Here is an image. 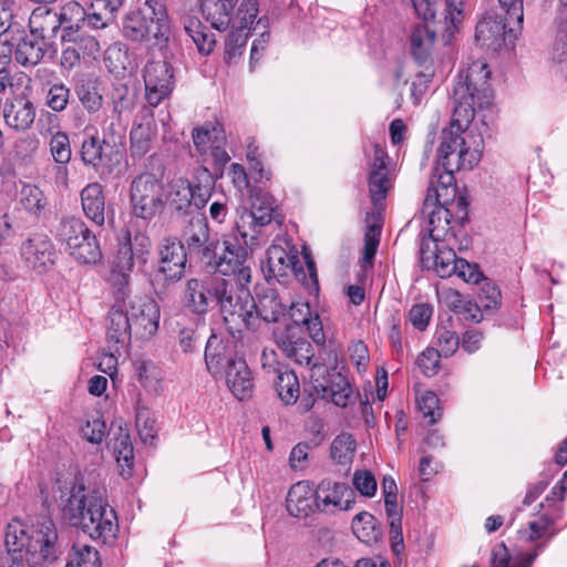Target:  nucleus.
Returning <instances> with one entry per match:
<instances>
[{"label":"nucleus","instance_id":"nucleus-1","mask_svg":"<svg viewBox=\"0 0 567 567\" xmlns=\"http://www.w3.org/2000/svg\"><path fill=\"white\" fill-rule=\"evenodd\" d=\"M489 75L487 63L475 61L464 75H460L453 89L451 126L442 131L437 148V163L444 169V174L439 175L437 183L446 193L454 182V172L472 169L481 159L480 143L474 141L475 146H472L466 140L467 135H464V128L473 121L476 110H484L492 103Z\"/></svg>","mask_w":567,"mask_h":567},{"label":"nucleus","instance_id":"nucleus-2","mask_svg":"<svg viewBox=\"0 0 567 567\" xmlns=\"http://www.w3.org/2000/svg\"><path fill=\"white\" fill-rule=\"evenodd\" d=\"M62 512L71 525L80 526L92 539L107 544L116 537L117 517L106 502V488L102 484L86 486L82 478H75L62 501Z\"/></svg>","mask_w":567,"mask_h":567},{"label":"nucleus","instance_id":"nucleus-3","mask_svg":"<svg viewBox=\"0 0 567 567\" xmlns=\"http://www.w3.org/2000/svg\"><path fill=\"white\" fill-rule=\"evenodd\" d=\"M14 536L16 548L24 555L29 567H42L62 554L55 525L50 518H42L29 527L13 519L7 525L6 538Z\"/></svg>","mask_w":567,"mask_h":567},{"label":"nucleus","instance_id":"nucleus-4","mask_svg":"<svg viewBox=\"0 0 567 567\" xmlns=\"http://www.w3.org/2000/svg\"><path fill=\"white\" fill-rule=\"evenodd\" d=\"M298 311H306V315H309V305H291L289 315L292 322L282 329H277L274 336L277 346L287 358L299 365L310 367L313 364L315 352L311 343L303 336V327L313 342L318 344L324 342V333L318 315L299 318Z\"/></svg>","mask_w":567,"mask_h":567},{"label":"nucleus","instance_id":"nucleus-5","mask_svg":"<svg viewBox=\"0 0 567 567\" xmlns=\"http://www.w3.org/2000/svg\"><path fill=\"white\" fill-rule=\"evenodd\" d=\"M151 246V239L145 233L128 228L121 230L116 250L110 259L109 281L114 293L124 296L131 292L134 269L146 265Z\"/></svg>","mask_w":567,"mask_h":567},{"label":"nucleus","instance_id":"nucleus-6","mask_svg":"<svg viewBox=\"0 0 567 567\" xmlns=\"http://www.w3.org/2000/svg\"><path fill=\"white\" fill-rule=\"evenodd\" d=\"M258 245L256 233L235 228L219 240V249L208 267L223 276H234L239 288H244L251 280L252 251Z\"/></svg>","mask_w":567,"mask_h":567},{"label":"nucleus","instance_id":"nucleus-7","mask_svg":"<svg viewBox=\"0 0 567 567\" xmlns=\"http://www.w3.org/2000/svg\"><path fill=\"white\" fill-rule=\"evenodd\" d=\"M237 288L234 284L225 279H197L192 278L186 282L184 301L187 308L198 315L206 313L210 307L217 305L220 308L224 320L230 329V322L235 320L236 308L234 297H236Z\"/></svg>","mask_w":567,"mask_h":567},{"label":"nucleus","instance_id":"nucleus-8","mask_svg":"<svg viewBox=\"0 0 567 567\" xmlns=\"http://www.w3.org/2000/svg\"><path fill=\"white\" fill-rule=\"evenodd\" d=\"M236 308L239 307L241 310H237L234 313V321L230 322L231 331H241L246 328L251 331H257L261 322L270 323L278 322L281 317L285 316L287 306L281 301L279 293L275 289H265L258 295V300L255 301L249 290L244 288H237L236 297H234Z\"/></svg>","mask_w":567,"mask_h":567},{"label":"nucleus","instance_id":"nucleus-9","mask_svg":"<svg viewBox=\"0 0 567 567\" xmlns=\"http://www.w3.org/2000/svg\"><path fill=\"white\" fill-rule=\"evenodd\" d=\"M440 197L441 194L434 186V181L431 179L426 197L424 198L422 215L426 216V231L433 241L447 240V236L453 228L451 226V219L453 217L452 209H456L458 220L465 219L467 215V202L465 197L458 196L456 200L451 203V207L441 204Z\"/></svg>","mask_w":567,"mask_h":567},{"label":"nucleus","instance_id":"nucleus-10","mask_svg":"<svg viewBox=\"0 0 567 567\" xmlns=\"http://www.w3.org/2000/svg\"><path fill=\"white\" fill-rule=\"evenodd\" d=\"M56 237L78 261L82 264L101 261L102 251L99 241L80 218L62 219L56 229Z\"/></svg>","mask_w":567,"mask_h":567},{"label":"nucleus","instance_id":"nucleus-11","mask_svg":"<svg viewBox=\"0 0 567 567\" xmlns=\"http://www.w3.org/2000/svg\"><path fill=\"white\" fill-rule=\"evenodd\" d=\"M133 213L143 219L153 218L163 207V184L152 173L135 177L131 184Z\"/></svg>","mask_w":567,"mask_h":567},{"label":"nucleus","instance_id":"nucleus-12","mask_svg":"<svg viewBox=\"0 0 567 567\" xmlns=\"http://www.w3.org/2000/svg\"><path fill=\"white\" fill-rule=\"evenodd\" d=\"M276 208L272 195L260 188H254L250 192V209L240 212L235 223L236 229L256 233L258 237L260 229L272 221Z\"/></svg>","mask_w":567,"mask_h":567},{"label":"nucleus","instance_id":"nucleus-13","mask_svg":"<svg viewBox=\"0 0 567 567\" xmlns=\"http://www.w3.org/2000/svg\"><path fill=\"white\" fill-rule=\"evenodd\" d=\"M145 99L156 107L173 92L175 81L172 65L165 61H150L143 70Z\"/></svg>","mask_w":567,"mask_h":567},{"label":"nucleus","instance_id":"nucleus-14","mask_svg":"<svg viewBox=\"0 0 567 567\" xmlns=\"http://www.w3.org/2000/svg\"><path fill=\"white\" fill-rule=\"evenodd\" d=\"M310 367V379L315 391L322 399H331L336 405L346 408L352 395L347 378L341 373L329 374L323 364L313 363Z\"/></svg>","mask_w":567,"mask_h":567},{"label":"nucleus","instance_id":"nucleus-15","mask_svg":"<svg viewBox=\"0 0 567 567\" xmlns=\"http://www.w3.org/2000/svg\"><path fill=\"white\" fill-rule=\"evenodd\" d=\"M125 305L130 313L133 333L141 339L153 337L159 324V307L147 297H136L127 292Z\"/></svg>","mask_w":567,"mask_h":567},{"label":"nucleus","instance_id":"nucleus-16","mask_svg":"<svg viewBox=\"0 0 567 567\" xmlns=\"http://www.w3.org/2000/svg\"><path fill=\"white\" fill-rule=\"evenodd\" d=\"M368 185L371 202L375 209H379L393 185L389 156L380 144L373 145V153L369 161Z\"/></svg>","mask_w":567,"mask_h":567},{"label":"nucleus","instance_id":"nucleus-17","mask_svg":"<svg viewBox=\"0 0 567 567\" xmlns=\"http://www.w3.org/2000/svg\"><path fill=\"white\" fill-rule=\"evenodd\" d=\"M183 240L189 255L196 256L207 266L215 258L216 249H219V239L210 236L208 224L203 217L190 219Z\"/></svg>","mask_w":567,"mask_h":567},{"label":"nucleus","instance_id":"nucleus-18","mask_svg":"<svg viewBox=\"0 0 567 567\" xmlns=\"http://www.w3.org/2000/svg\"><path fill=\"white\" fill-rule=\"evenodd\" d=\"M158 257L156 280L165 285L181 280L186 266L184 245L176 238H164L158 247Z\"/></svg>","mask_w":567,"mask_h":567},{"label":"nucleus","instance_id":"nucleus-19","mask_svg":"<svg viewBox=\"0 0 567 567\" xmlns=\"http://www.w3.org/2000/svg\"><path fill=\"white\" fill-rule=\"evenodd\" d=\"M299 257L295 246L286 243V246L272 244L267 249V260L262 265L265 278L269 280H277L278 282H286L293 274L298 276Z\"/></svg>","mask_w":567,"mask_h":567},{"label":"nucleus","instance_id":"nucleus-20","mask_svg":"<svg viewBox=\"0 0 567 567\" xmlns=\"http://www.w3.org/2000/svg\"><path fill=\"white\" fill-rule=\"evenodd\" d=\"M317 509L322 513L349 511L355 503L354 491L344 483L322 480L316 488Z\"/></svg>","mask_w":567,"mask_h":567},{"label":"nucleus","instance_id":"nucleus-21","mask_svg":"<svg viewBox=\"0 0 567 567\" xmlns=\"http://www.w3.org/2000/svg\"><path fill=\"white\" fill-rule=\"evenodd\" d=\"M435 42V31L431 30L425 23L414 27L410 37V48L414 60L424 65V71L416 75V80L412 83V87L425 85L433 76L431 68V53Z\"/></svg>","mask_w":567,"mask_h":567},{"label":"nucleus","instance_id":"nucleus-22","mask_svg":"<svg viewBox=\"0 0 567 567\" xmlns=\"http://www.w3.org/2000/svg\"><path fill=\"white\" fill-rule=\"evenodd\" d=\"M122 157L121 145L111 143L105 137L100 140L91 136L84 140L81 146V158L85 165L93 166L96 171L110 172L112 167L120 163Z\"/></svg>","mask_w":567,"mask_h":567},{"label":"nucleus","instance_id":"nucleus-23","mask_svg":"<svg viewBox=\"0 0 567 567\" xmlns=\"http://www.w3.org/2000/svg\"><path fill=\"white\" fill-rule=\"evenodd\" d=\"M231 341H224L217 336H210L205 348V362L209 373L217 377H225L233 363L241 361Z\"/></svg>","mask_w":567,"mask_h":567},{"label":"nucleus","instance_id":"nucleus-24","mask_svg":"<svg viewBox=\"0 0 567 567\" xmlns=\"http://www.w3.org/2000/svg\"><path fill=\"white\" fill-rule=\"evenodd\" d=\"M31 27V33L22 38L14 51L17 62L23 66H34L43 59L48 43L45 37L48 35V28L40 21L39 24Z\"/></svg>","mask_w":567,"mask_h":567},{"label":"nucleus","instance_id":"nucleus-25","mask_svg":"<svg viewBox=\"0 0 567 567\" xmlns=\"http://www.w3.org/2000/svg\"><path fill=\"white\" fill-rule=\"evenodd\" d=\"M21 257L28 267L43 272L54 264L56 251L47 235L37 234L22 244Z\"/></svg>","mask_w":567,"mask_h":567},{"label":"nucleus","instance_id":"nucleus-26","mask_svg":"<svg viewBox=\"0 0 567 567\" xmlns=\"http://www.w3.org/2000/svg\"><path fill=\"white\" fill-rule=\"evenodd\" d=\"M85 16L84 8L76 1H69L61 9L60 12L52 10L33 11L30 18L32 25L39 24L41 21L48 30L54 33L60 27L75 25L78 22L83 21Z\"/></svg>","mask_w":567,"mask_h":567},{"label":"nucleus","instance_id":"nucleus-27","mask_svg":"<svg viewBox=\"0 0 567 567\" xmlns=\"http://www.w3.org/2000/svg\"><path fill=\"white\" fill-rule=\"evenodd\" d=\"M2 114L7 126L17 132H23L33 124L35 107L25 95L20 94L6 100Z\"/></svg>","mask_w":567,"mask_h":567},{"label":"nucleus","instance_id":"nucleus-28","mask_svg":"<svg viewBox=\"0 0 567 567\" xmlns=\"http://www.w3.org/2000/svg\"><path fill=\"white\" fill-rule=\"evenodd\" d=\"M126 296L114 293L115 302L109 312L107 338L115 343H126L133 333Z\"/></svg>","mask_w":567,"mask_h":567},{"label":"nucleus","instance_id":"nucleus-29","mask_svg":"<svg viewBox=\"0 0 567 567\" xmlns=\"http://www.w3.org/2000/svg\"><path fill=\"white\" fill-rule=\"evenodd\" d=\"M288 513L297 518H306L317 508L316 489L308 481L293 484L286 498Z\"/></svg>","mask_w":567,"mask_h":567},{"label":"nucleus","instance_id":"nucleus-30","mask_svg":"<svg viewBox=\"0 0 567 567\" xmlns=\"http://www.w3.org/2000/svg\"><path fill=\"white\" fill-rule=\"evenodd\" d=\"M506 27L501 17L495 14L485 16L476 24V43L486 50H499L505 43Z\"/></svg>","mask_w":567,"mask_h":567},{"label":"nucleus","instance_id":"nucleus-31","mask_svg":"<svg viewBox=\"0 0 567 567\" xmlns=\"http://www.w3.org/2000/svg\"><path fill=\"white\" fill-rule=\"evenodd\" d=\"M238 0H198L203 18L218 31H225L231 24V12Z\"/></svg>","mask_w":567,"mask_h":567},{"label":"nucleus","instance_id":"nucleus-32","mask_svg":"<svg viewBox=\"0 0 567 567\" xmlns=\"http://www.w3.org/2000/svg\"><path fill=\"white\" fill-rule=\"evenodd\" d=\"M81 204L85 216L97 226L105 221V198L99 183L87 184L81 192Z\"/></svg>","mask_w":567,"mask_h":567},{"label":"nucleus","instance_id":"nucleus-33","mask_svg":"<svg viewBox=\"0 0 567 567\" xmlns=\"http://www.w3.org/2000/svg\"><path fill=\"white\" fill-rule=\"evenodd\" d=\"M225 379L228 388L238 400L243 401L251 396L254 379L245 360L233 363Z\"/></svg>","mask_w":567,"mask_h":567},{"label":"nucleus","instance_id":"nucleus-34","mask_svg":"<svg viewBox=\"0 0 567 567\" xmlns=\"http://www.w3.org/2000/svg\"><path fill=\"white\" fill-rule=\"evenodd\" d=\"M156 135V123L152 114H150L142 123L134 125L131 131V155L133 157H143L151 151Z\"/></svg>","mask_w":567,"mask_h":567},{"label":"nucleus","instance_id":"nucleus-35","mask_svg":"<svg viewBox=\"0 0 567 567\" xmlns=\"http://www.w3.org/2000/svg\"><path fill=\"white\" fill-rule=\"evenodd\" d=\"M185 32L192 38L198 52L208 55L213 52L216 40L212 33L197 17L186 16L183 20Z\"/></svg>","mask_w":567,"mask_h":567},{"label":"nucleus","instance_id":"nucleus-36","mask_svg":"<svg viewBox=\"0 0 567 567\" xmlns=\"http://www.w3.org/2000/svg\"><path fill=\"white\" fill-rule=\"evenodd\" d=\"M354 535L364 544L373 545L382 538V529L377 518L368 513L357 514L351 524Z\"/></svg>","mask_w":567,"mask_h":567},{"label":"nucleus","instance_id":"nucleus-37","mask_svg":"<svg viewBox=\"0 0 567 567\" xmlns=\"http://www.w3.org/2000/svg\"><path fill=\"white\" fill-rule=\"evenodd\" d=\"M62 40L64 43H73L83 58H95L101 50L95 37L80 32L73 25L63 27Z\"/></svg>","mask_w":567,"mask_h":567},{"label":"nucleus","instance_id":"nucleus-38","mask_svg":"<svg viewBox=\"0 0 567 567\" xmlns=\"http://www.w3.org/2000/svg\"><path fill=\"white\" fill-rule=\"evenodd\" d=\"M193 140L196 150L202 155H208L215 144L225 142V134L219 124L205 123L193 131Z\"/></svg>","mask_w":567,"mask_h":567},{"label":"nucleus","instance_id":"nucleus-39","mask_svg":"<svg viewBox=\"0 0 567 567\" xmlns=\"http://www.w3.org/2000/svg\"><path fill=\"white\" fill-rule=\"evenodd\" d=\"M103 61L111 73L123 76L131 64L128 47L118 41L110 44L104 52Z\"/></svg>","mask_w":567,"mask_h":567},{"label":"nucleus","instance_id":"nucleus-40","mask_svg":"<svg viewBox=\"0 0 567 567\" xmlns=\"http://www.w3.org/2000/svg\"><path fill=\"white\" fill-rule=\"evenodd\" d=\"M355 446V440L350 433H341L331 443V457L338 464L347 467L344 474L349 472L354 457Z\"/></svg>","mask_w":567,"mask_h":567},{"label":"nucleus","instance_id":"nucleus-41","mask_svg":"<svg viewBox=\"0 0 567 567\" xmlns=\"http://www.w3.org/2000/svg\"><path fill=\"white\" fill-rule=\"evenodd\" d=\"M150 18L143 10L130 12L123 21V34L134 42L147 40V23Z\"/></svg>","mask_w":567,"mask_h":567},{"label":"nucleus","instance_id":"nucleus-42","mask_svg":"<svg viewBox=\"0 0 567 567\" xmlns=\"http://www.w3.org/2000/svg\"><path fill=\"white\" fill-rule=\"evenodd\" d=\"M112 447L116 455L117 463L123 467L122 475L130 476L133 466L134 452L130 434L122 427L118 429V433L113 439Z\"/></svg>","mask_w":567,"mask_h":567},{"label":"nucleus","instance_id":"nucleus-43","mask_svg":"<svg viewBox=\"0 0 567 567\" xmlns=\"http://www.w3.org/2000/svg\"><path fill=\"white\" fill-rule=\"evenodd\" d=\"M276 391L284 403H295L300 393L299 380L296 373L287 369L278 370Z\"/></svg>","mask_w":567,"mask_h":567},{"label":"nucleus","instance_id":"nucleus-44","mask_svg":"<svg viewBox=\"0 0 567 567\" xmlns=\"http://www.w3.org/2000/svg\"><path fill=\"white\" fill-rule=\"evenodd\" d=\"M259 8L257 0H243L231 12V24L229 28L239 31H249L258 16Z\"/></svg>","mask_w":567,"mask_h":567},{"label":"nucleus","instance_id":"nucleus-45","mask_svg":"<svg viewBox=\"0 0 567 567\" xmlns=\"http://www.w3.org/2000/svg\"><path fill=\"white\" fill-rule=\"evenodd\" d=\"M65 567H101L99 551L86 544H75Z\"/></svg>","mask_w":567,"mask_h":567},{"label":"nucleus","instance_id":"nucleus-46","mask_svg":"<svg viewBox=\"0 0 567 567\" xmlns=\"http://www.w3.org/2000/svg\"><path fill=\"white\" fill-rule=\"evenodd\" d=\"M136 429L144 444H153L156 439V420L150 409L138 406L136 410Z\"/></svg>","mask_w":567,"mask_h":567},{"label":"nucleus","instance_id":"nucleus-47","mask_svg":"<svg viewBox=\"0 0 567 567\" xmlns=\"http://www.w3.org/2000/svg\"><path fill=\"white\" fill-rule=\"evenodd\" d=\"M172 35V27L169 20H155L150 19L147 23V40L152 41L153 45L163 51L168 47Z\"/></svg>","mask_w":567,"mask_h":567},{"label":"nucleus","instance_id":"nucleus-48","mask_svg":"<svg viewBox=\"0 0 567 567\" xmlns=\"http://www.w3.org/2000/svg\"><path fill=\"white\" fill-rule=\"evenodd\" d=\"M22 206L32 214L40 213L47 205L43 192L35 185H24L20 192Z\"/></svg>","mask_w":567,"mask_h":567},{"label":"nucleus","instance_id":"nucleus-49","mask_svg":"<svg viewBox=\"0 0 567 567\" xmlns=\"http://www.w3.org/2000/svg\"><path fill=\"white\" fill-rule=\"evenodd\" d=\"M374 220L370 224L364 234V250H363V259L365 262L371 264L380 244L381 236V223L380 212L373 216Z\"/></svg>","mask_w":567,"mask_h":567},{"label":"nucleus","instance_id":"nucleus-50","mask_svg":"<svg viewBox=\"0 0 567 567\" xmlns=\"http://www.w3.org/2000/svg\"><path fill=\"white\" fill-rule=\"evenodd\" d=\"M457 259L458 258L452 248H437L434 258L435 271L442 278L453 276L455 269H457Z\"/></svg>","mask_w":567,"mask_h":567},{"label":"nucleus","instance_id":"nucleus-51","mask_svg":"<svg viewBox=\"0 0 567 567\" xmlns=\"http://www.w3.org/2000/svg\"><path fill=\"white\" fill-rule=\"evenodd\" d=\"M434 339L437 346L435 350L445 358L454 354L460 347L457 334L445 327H439L436 329Z\"/></svg>","mask_w":567,"mask_h":567},{"label":"nucleus","instance_id":"nucleus-52","mask_svg":"<svg viewBox=\"0 0 567 567\" xmlns=\"http://www.w3.org/2000/svg\"><path fill=\"white\" fill-rule=\"evenodd\" d=\"M463 21V0H445L444 24L447 37H452Z\"/></svg>","mask_w":567,"mask_h":567},{"label":"nucleus","instance_id":"nucleus-53","mask_svg":"<svg viewBox=\"0 0 567 567\" xmlns=\"http://www.w3.org/2000/svg\"><path fill=\"white\" fill-rule=\"evenodd\" d=\"M50 153L58 164H68L71 159V146L66 133L58 132L50 140Z\"/></svg>","mask_w":567,"mask_h":567},{"label":"nucleus","instance_id":"nucleus-54","mask_svg":"<svg viewBox=\"0 0 567 567\" xmlns=\"http://www.w3.org/2000/svg\"><path fill=\"white\" fill-rule=\"evenodd\" d=\"M352 484L361 496L373 497L377 493V480L368 470H357L352 477Z\"/></svg>","mask_w":567,"mask_h":567},{"label":"nucleus","instance_id":"nucleus-55","mask_svg":"<svg viewBox=\"0 0 567 567\" xmlns=\"http://www.w3.org/2000/svg\"><path fill=\"white\" fill-rule=\"evenodd\" d=\"M78 96L89 112H97L102 106V95L92 83L82 84L78 90Z\"/></svg>","mask_w":567,"mask_h":567},{"label":"nucleus","instance_id":"nucleus-56","mask_svg":"<svg viewBox=\"0 0 567 567\" xmlns=\"http://www.w3.org/2000/svg\"><path fill=\"white\" fill-rule=\"evenodd\" d=\"M417 406L424 417L434 424L442 415L439 408V398L434 392L427 391L417 398Z\"/></svg>","mask_w":567,"mask_h":567},{"label":"nucleus","instance_id":"nucleus-57","mask_svg":"<svg viewBox=\"0 0 567 567\" xmlns=\"http://www.w3.org/2000/svg\"><path fill=\"white\" fill-rule=\"evenodd\" d=\"M200 178L203 183L196 185L192 184V200L193 205L197 208L205 206L210 196V190L213 187V178L207 169H204L200 173Z\"/></svg>","mask_w":567,"mask_h":567},{"label":"nucleus","instance_id":"nucleus-58","mask_svg":"<svg viewBox=\"0 0 567 567\" xmlns=\"http://www.w3.org/2000/svg\"><path fill=\"white\" fill-rule=\"evenodd\" d=\"M171 204L178 210L193 205L192 184L185 182L175 183L169 194Z\"/></svg>","mask_w":567,"mask_h":567},{"label":"nucleus","instance_id":"nucleus-59","mask_svg":"<svg viewBox=\"0 0 567 567\" xmlns=\"http://www.w3.org/2000/svg\"><path fill=\"white\" fill-rule=\"evenodd\" d=\"M249 31H239L231 29L226 39V58L228 62L241 55L243 49L246 45Z\"/></svg>","mask_w":567,"mask_h":567},{"label":"nucleus","instance_id":"nucleus-60","mask_svg":"<svg viewBox=\"0 0 567 567\" xmlns=\"http://www.w3.org/2000/svg\"><path fill=\"white\" fill-rule=\"evenodd\" d=\"M69 97L70 90L64 84H54L49 89L47 104L51 110L61 112L65 110L69 103Z\"/></svg>","mask_w":567,"mask_h":567},{"label":"nucleus","instance_id":"nucleus-61","mask_svg":"<svg viewBox=\"0 0 567 567\" xmlns=\"http://www.w3.org/2000/svg\"><path fill=\"white\" fill-rule=\"evenodd\" d=\"M441 357L434 348H427L419 355L417 365L425 375L432 377L439 371Z\"/></svg>","mask_w":567,"mask_h":567},{"label":"nucleus","instance_id":"nucleus-62","mask_svg":"<svg viewBox=\"0 0 567 567\" xmlns=\"http://www.w3.org/2000/svg\"><path fill=\"white\" fill-rule=\"evenodd\" d=\"M433 309L427 303L414 305L409 312V320L414 328L423 331L429 326Z\"/></svg>","mask_w":567,"mask_h":567},{"label":"nucleus","instance_id":"nucleus-63","mask_svg":"<svg viewBox=\"0 0 567 567\" xmlns=\"http://www.w3.org/2000/svg\"><path fill=\"white\" fill-rule=\"evenodd\" d=\"M17 536L4 539L7 553L1 558L0 567H24L25 557L21 550L16 548Z\"/></svg>","mask_w":567,"mask_h":567},{"label":"nucleus","instance_id":"nucleus-64","mask_svg":"<svg viewBox=\"0 0 567 567\" xmlns=\"http://www.w3.org/2000/svg\"><path fill=\"white\" fill-rule=\"evenodd\" d=\"M550 60L563 70L567 69V33L558 32L550 50Z\"/></svg>","mask_w":567,"mask_h":567}]
</instances>
